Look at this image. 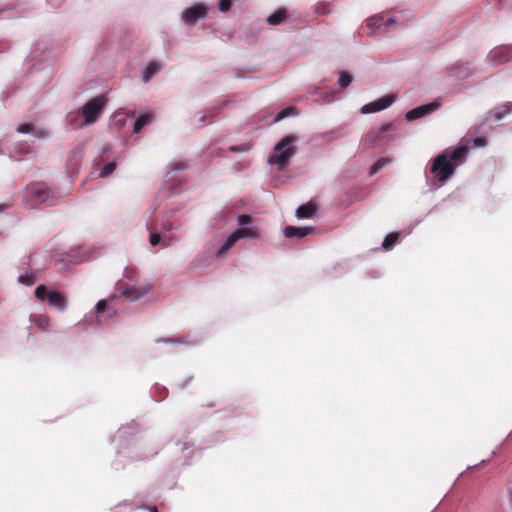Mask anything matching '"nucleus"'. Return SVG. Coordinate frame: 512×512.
<instances>
[{"label": "nucleus", "instance_id": "31", "mask_svg": "<svg viewBox=\"0 0 512 512\" xmlns=\"http://www.w3.org/2000/svg\"><path fill=\"white\" fill-rule=\"evenodd\" d=\"M124 277L130 281H136L137 271L134 268H126L124 271Z\"/></svg>", "mask_w": 512, "mask_h": 512}, {"label": "nucleus", "instance_id": "12", "mask_svg": "<svg viewBox=\"0 0 512 512\" xmlns=\"http://www.w3.org/2000/svg\"><path fill=\"white\" fill-rule=\"evenodd\" d=\"M440 104L438 102H431L425 105L418 106L414 109H411L406 113V119L408 121H413L419 119L423 116H426L439 108Z\"/></svg>", "mask_w": 512, "mask_h": 512}, {"label": "nucleus", "instance_id": "21", "mask_svg": "<svg viewBox=\"0 0 512 512\" xmlns=\"http://www.w3.org/2000/svg\"><path fill=\"white\" fill-rule=\"evenodd\" d=\"M96 313L98 315L103 314L107 311L108 317H113L116 314V310L114 308H108L107 301L105 299L100 300L95 306Z\"/></svg>", "mask_w": 512, "mask_h": 512}, {"label": "nucleus", "instance_id": "29", "mask_svg": "<svg viewBox=\"0 0 512 512\" xmlns=\"http://www.w3.org/2000/svg\"><path fill=\"white\" fill-rule=\"evenodd\" d=\"M294 112H295V109L292 107L285 108L278 113V115L275 118V121H281L282 119H284L290 115H293Z\"/></svg>", "mask_w": 512, "mask_h": 512}, {"label": "nucleus", "instance_id": "6", "mask_svg": "<svg viewBox=\"0 0 512 512\" xmlns=\"http://www.w3.org/2000/svg\"><path fill=\"white\" fill-rule=\"evenodd\" d=\"M455 171V165L447 159L446 154H439L434 160L430 168V172L439 182L448 180Z\"/></svg>", "mask_w": 512, "mask_h": 512}, {"label": "nucleus", "instance_id": "39", "mask_svg": "<svg viewBox=\"0 0 512 512\" xmlns=\"http://www.w3.org/2000/svg\"><path fill=\"white\" fill-rule=\"evenodd\" d=\"M508 493H509V497H510V499L512 501V483H511V486L508 489Z\"/></svg>", "mask_w": 512, "mask_h": 512}, {"label": "nucleus", "instance_id": "8", "mask_svg": "<svg viewBox=\"0 0 512 512\" xmlns=\"http://www.w3.org/2000/svg\"><path fill=\"white\" fill-rule=\"evenodd\" d=\"M393 129L392 123L383 124L379 129H372L364 136L362 144L366 149L374 147L378 142L386 139L385 134Z\"/></svg>", "mask_w": 512, "mask_h": 512}, {"label": "nucleus", "instance_id": "33", "mask_svg": "<svg viewBox=\"0 0 512 512\" xmlns=\"http://www.w3.org/2000/svg\"><path fill=\"white\" fill-rule=\"evenodd\" d=\"M231 4H232L231 0H220L219 10L222 12H226L231 8Z\"/></svg>", "mask_w": 512, "mask_h": 512}, {"label": "nucleus", "instance_id": "9", "mask_svg": "<svg viewBox=\"0 0 512 512\" xmlns=\"http://www.w3.org/2000/svg\"><path fill=\"white\" fill-rule=\"evenodd\" d=\"M488 59L494 65H500L509 62L510 60H512V46L501 45L495 47L488 54Z\"/></svg>", "mask_w": 512, "mask_h": 512}, {"label": "nucleus", "instance_id": "37", "mask_svg": "<svg viewBox=\"0 0 512 512\" xmlns=\"http://www.w3.org/2000/svg\"><path fill=\"white\" fill-rule=\"evenodd\" d=\"M185 165L183 163H178L174 166L173 170H183Z\"/></svg>", "mask_w": 512, "mask_h": 512}, {"label": "nucleus", "instance_id": "20", "mask_svg": "<svg viewBox=\"0 0 512 512\" xmlns=\"http://www.w3.org/2000/svg\"><path fill=\"white\" fill-rule=\"evenodd\" d=\"M511 105L510 104H506V105H503L501 107H497L496 109L492 110L490 112V115L492 118H494L495 120H501L503 119L507 114H509L511 112Z\"/></svg>", "mask_w": 512, "mask_h": 512}, {"label": "nucleus", "instance_id": "24", "mask_svg": "<svg viewBox=\"0 0 512 512\" xmlns=\"http://www.w3.org/2000/svg\"><path fill=\"white\" fill-rule=\"evenodd\" d=\"M390 163V159L388 158H380L378 159L370 168V174H376L380 171L384 166Z\"/></svg>", "mask_w": 512, "mask_h": 512}, {"label": "nucleus", "instance_id": "15", "mask_svg": "<svg viewBox=\"0 0 512 512\" xmlns=\"http://www.w3.org/2000/svg\"><path fill=\"white\" fill-rule=\"evenodd\" d=\"M283 232L286 238H303L311 232V228L286 226Z\"/></svg>", "mask_w": 512, "mask_h": 512}, {"label": "nucleus", "instance_id": "14", "mask_svg": "<svg viewBox=\"0 0 512 512\" xmlns=\"http://www.w3.org/2000/svg\"><path fill=\"white\" fill-rule=\"evenodd\" d=\"M468 153V147L464 145H460L452 151L445 150L442 154L447 155V159L451 161L455 167L464 161L466 155Z\"/></svg>", "mask_w": 512, "mask_h": 512}, {"label": "nucleus", "instance_id": "4", "mask_svg": "<svg viewBox=\"0 0 512 512\" xmlns=\"http://www.w3.org/2000/svg\"><path fill=\"white\" fill-rule=\"evenodd\" d=\"M260 237L261 229L258 226L240 227L230 234L225 243L219 248L218 255L226 253L240 239H259Z\"/></svg>", "mask_w": 512, "mask_h": 512}, {"label": "nucleus", "instance_id": "38", "mask_svg": "<svg viewBox=\"0 0 512 512\" xmlns=\"http://www.w3.org/2000/svg\"><path fill=\"white\" fill-rule=\"evenodd\" d=\"M76 118H77V116L69 115V117H68V121H69V123H70V124H74V123H75V121H76Z\"/></svg>", "mask_w": 512, "mask_h": 512}, {"label": "nucleus", "instance_id": "10", "mask_svg": "<svg viewBox=\"0 0 512 512\" xmlns=\"http://www.w3.org/2000/svg\"><path fill=\"white\" fill-rule=\"evenodd\" d=\"M393 23H394V20L392 18H388L387 20H384V17L381 15H375L366 20V26L369 29L370 35L385 33L386 27Z\"/></svg>", "mask_w": 512, "mask_h": 512}, {"label": "nucleus", "instance_id": "11", "mask_svg": "<svg viewBox=\"0 0 512 512\" xmlns=\"http://www.w3.org/2000/svg\"><path fill=\"white\" fill-rule=\"evenodd\" d=\"M395 101L394 95H386L382 98H379L373 102H370L364 105L361 108V112L363 114L375 113L381 111L383 109L388 108Z\"/></svg>", "mask_w": 512, "mask_h": 512}, {"label": "nucleus", "instance_id": "36", "mask_svg": "<svg viewBox=\"0 0 512 512\" xmlns=\"http://www.w3.org/2000/svg\"><path fill=\"white\" fill-rule=\"evenodd\" d=\"M35 135H36V137L41 138V137H45V136H47V135H48V133H47L46 131H42V130H41V131H37V132H35Z\"/></svg>", "mask_w": 512, "mask_h": 512}, {"label": "nucleus", "instance_id": "40", "mask_svg": "<svg viewBox=\"0 0 512 512\" xmlns=\"http://www.w3.org/2000/svg\"><path fill=\"white\" fill-rule=\"evenodd\" d=\"M149 511H150V512H159V511H158V508H157L156 506H154V507H150V508H149Z\"/></svg>", "mask_w": 512, "mask_h": 512}, {"label": "nucleus", "instance_id": "30", "mask_svg": "<svg viewBox=\"0 0 512 512\" xmlns=\"http://www.w3.org/2000/svg\"><path fill=\"white\" fill-rule=\"evenodd\" d=\"M238 224L241 227H246V225L250 224L252 222V217L248 214H241L238 216Z\"/></svg>", "mask_w": 512, "mask_h": 512}, {"label": "nucleus", "instance_id": "32", "mask_svg": "<svg viewBox=\"0 0 512 512\" xmlns=\"http://www.w3.org/2000/svg\"><path fill=\"white\" fill-rule=\"evenodd\" d=\"M17 131L19 133H31L33 132V125L29 123H24L18 126Z\"/></svg>", "mask_w": 512, "mask_h": 512}, {"label": "nucleus", "instance_id": "3", "mask_svg": "<svg viewBox=\"0 0 512 512\" xmlns=\"http://www.w3.org/2000/svg\"><path fill=\"white\" fill-rule=\"evenodd\" d=\"M106 103L107 99L103 95L89 100L81 108V114L84 117V121L79 126L84 127L95 123L99 115L102 113Z\"/></svg>", "mask_w": 512, "mask_h": 512}, {"label": "nucleus", "instance_id": "22", "mask_svg": "<svg viewBox=\"0 0 512 512\" xmlns=\"http://www.w3.org/2000/svg\"><path fill=\"white\" fill-rule=\"evenodd\" d=\"M160 68V65L156 62L149 63L143 74V81L145 83L148 82L151 79V77L160 70Z\"/></svg>", "mask_w": 512, "mask_h": 512}, {"label": "nucleus", "instance_id": "13", "mask_svg": "<svg viewBox=\"0 0 512 512\" xmlns=\"http://www.w3.org/2000/svg\"><path fill=\"white\" fill-rule=\"evenodd\" d=\"M207 9L200 4L194 5L188 9H186L182 13V19L187 24H194L198 19L204 18L206 16Z\"/></svg>", "mask_w": 512, "mask_h": 512}, {"label": "nucleus", "instance_id": "28", "mask_svg": "<svg viewBox=\"0 0 512 512\" xmlns=\"http://www.w3.org/2000/svg\"><path fill=\"white\" fill-rule=\"evenodd\" d=\"M18 281L21 284L30 286V285H33L35 283L36 279H35V277L32 274H25V275H20L19 278H18Z\"/></svg>", "mask_w": 512, "mask_h": 512}, {"label": "nucleus", "instance_id": "34", "mask_svg": "<svg viewBox=\"0 0 512 512\" xmlns=\"http://www.w3.org/2000/svg\"><path fill=\"white\" fill-rule=\"evenodd\" d=\"M248 147L246 145H240V146H230L229 151L231 152H242V151H248Z\"/></svg>", "mask_w": 512, "mask_h": 512}, {"label": "nucleus", "instance_id": "18", "mask_svg": "<svg viewBox=\"0 0 512 512\" xmlns=\"http://www.w3.org/2000/svg\"><path fill=\"white\" fill-rule=\"evenodd\" d=\"M287 18V12L284 8H279L267 18V23L272 26L280 25Z\"/></svg>", "mask_w": 512, "mask_h": 512}, {"label": "nucleus", "instance_id": "26", "mask_svg": "<svg viewBox=\"0 0 512 512\" xmlns=\"http://www.w3.org/2000/svg\"><path fill=\"white\" fill-rule=\"evenodd\" d=\"M353 80V77L347 72H341L339 78V85L342 89L347 88Z\"/></svg>", "mask_w": 512, "mask_h": 512}, {"label": "nucleus", "instance_id": "1", "mask_svg": "<svg viewBox=\"0 0 512 512\" xmlns=\"http://www.w3.org/2000/svg\"><path fill=\"white\" fill-rule=\"evenodd\" d=\"M297 138L294 135L284 136L273 148V152L269 155L268 162L276 165L278 170L284 169L290 159L296 154L294 146Z\"/></svg>", "mask_w": 512, "mask_h": 512}, {"label": "nucleus", "instance_id": "16", "mask_svg": "<svg viewBox=\"0 0 512 512\" xmlns=\"http://www.w3.org/2000/svg\"><path fill=\"white\" fill-rule=\"evenodd\" d=\"M316 210L317 206L312 202H308L298 207L296 210V216L298 218H312L316 213Z\"/></svg>", "mask_w": 512, "mask_h": 512}, {"label": "nucleus", "instance_id": "23", "mask_svg": "<svg viewBox=\"0 0 512 512\" xmlns=\"http://www.w3.org/2000/svg\"><path fill=\"white\" fill-rule=\"evenodd\" d=\"M400 234L398 232H392L388 234L382 243V247L386 250L391 249L399 239Z\"/></svg>", "mask_w": 512, "mask_h": 512}, {"label": "nucleus", "instance_id": "2", "mask_svg": "<svg viewBox=\"0 0 512 512\" xmlns=\"http://www.w3.org/2000/svg\"><path fill=\"white\" fill-rule=\"evenodd\" d=\"M54 198V191L43 182L27 185L25 189V202L30 208L45 203Z\"/></svg>", "mask_w": 512, "mask_h": 512}, {"label": "nucleus", "instance_id": "5", "mask_svg": "<svg viewBox=\"0 0 512 512\" xmlns=\"http://www.w3.org/2000/svg\"><path fill=\"white\" fill-rule=\"evenodd\" d=\"M152 290L153 285L149 281L137 283L134 285L119 284L118 286L119 294L131 302H135L144 298L150 294Z\"/></svg>", "mask_w": 512, "mask_h": 512}, {"label": "nucleus", "instance_id": "7", "mask_svg": "<svg viewBox=\"0 0 512 512\" xmlns=\"http://www.w3.org/2000/svg\"><path fill=\"white\" fill-rule=\"evenodd\" d=\"M35 296L39 300H47L50 306L60 311L64 310L67 304L66 298L62 293L55 290L48 292L45 285H39L35 289Z\"/></svg>", "mask_w": 512, "mask_h": 512}, {"label": "nucleus", "instance_id": "17", "mask_svg": "<svg viewBox=\"0 0 512 512\" xmlns=\"http://www.w3.org/2000/svg\"><path fill=\"white\" fill-rule=\"evenodd\" d=\"M30 321L40 330H47L50 325V318L46 314H32Z\"/></svg>", "mask_w": 512, "mask_h": 512}, {"label": "nucleus", "instance_id": "19", "mask_svg": "<svg viewBox=\"0 0 512 512\" xmlns=\"http://www.w3.org/2000/svg\"><path fill=\"white\" fill-rule=\"evenodd\" d=\"M152 121V115L149 113L141 114L137 117L134 123V133L140 132V130Z\"/></svg>", "mask_w": 512, "mask_h": 512}, {"label": "nucleus", "instance_id": "41", "mask_svg": "<svg viewBox=\"0 0 512 512\" xmlns=\"http://www.w3.org/2000/svg\"><path fill=\"white\" fill-rule=\"evenodd\" d=\"M199 122H200V123H204V122H205V117H204V116H201V117L199 118Z\"/></svg>", "mask_w": 512, "mask_h": 512}, {"label": "nucleus", "instance_id": "35", "mask_svg": "<svg viewBox=\"0 0 512 512\" xmlns=\"http://www.w3.org/2000/svg\"><path fill=\"white\" fill-rule=\"evenodd\" d=\"M474 145L477 147H482L486 145V139L484 137H476L473 139Z\"/></svg>", "mask_w": 512, "mask_h": 512}, {"label": "nucleus", "instance_id": "27", "mask_svg": "<svg viewBox=\"0 0 512 512\" xmlns=\"http://www.w3.org/2000/svg\"><path fill=\"white\" fill-rule=\"evenodd\" d=\"M116 169V162L107 163L100 171L101 177H107L111 175Z\"/></svg>", "mask_w": 512, "mask_h": 512}, {"label": "nucleus", "instance_id": "25", "mask_svg": "<svg viewBox=\"0 0 512 512\" xmlns=\"http://www.w3.org/2000/svg\"><path fill=\"white\" fill-rule=\"evenodd\" d=\"M149 242L152 246H157L162 243L164 246H168L169 243L166 239H162L161 235L157 232H151L149 237Z\"/></svg>", "mask_w": 512, "mask_h": 512}]
</instances>
